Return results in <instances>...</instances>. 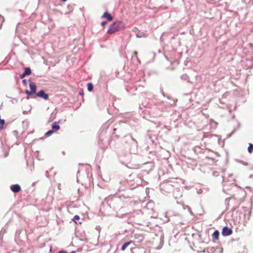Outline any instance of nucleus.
<instances>
[{
	"mask_svg": "<svg viewBox=\"0 0 253 253\" xmlns=\"http://www.w3.org/2000/svg\"><path fill=\"white\" fill-rule=\"evenodd\" d=\"M147 108H150V111L148 112L154 117H160L162 115V110L164 109L163 104L162 102H155L154 104L152 105L151 103L148 102Z\"/></svg>",
	"mask_w": 253,
	"mask_h": 253,
	"instance_id": "obj_1",
	"label": "nucleus"
},
{
	"mask_svg": "<svg viewBox=\"0 0 253 253\" xmlns=\"http://www.w3.org/2000/svg\"><path fill=\"white\" fill-rule=\"evenodd\" d=\"M111 201V196H109L105 198L102 203L100 208V212L103 216H108L110 215L111 211V206L110 202Z\"/></svg>",
	"mask_w": 253,
	"mask_h": 253,
	"instance_id": "obj_2",
	"label": "nucleus"
},
{
	"mask_svg": "<svg viewBox=\"0 0 253 253\" xmlns=\"http://www.w3.org/2000/svg\"><path fill=\"white\" fill-rule=\"evenodd\" d=\"M230 202L231 203H236V204L232 208L231 211L232 212V215H233L235 213H237L238 212L237 209L239 206V203L236 201V199L234 198H228L225 200V205H226V209H228L230 206Z\"/></svg>",
	"mask_w": 253,
	"mask_h": 253,
	"instance_id": "obj_3",
	"label": "nucleus"
},
{
	"mask_svg": "<svg viewBox=\"0 0 253 253\" xmlns=\"http://www.w3.org/2000/svg\"><path fill=\"white\" fill-rule=\"evenodd\" d=\"M124 28L123 23L120 21H116L112 23V34L122 30Z\"/></svg>",
	"mask_w": 253,
	"mask_h": 253,
	"instance_id": "obj_4",
	"label": "nucleus"
},
{
	"mask_svg": "<svg viewBox=\"0 0 253 253\" xmlns=\"http://www.w3.org/2000/svg\"><path fill=\"white\" fill-rule=\"evenodd\" d=\"M36 95L37 96L42 98L45 100H47L49 97L48 94L45 93V91L43 89H42L38 92H37Z\"/></svg>",
	"mask_w": 253,
	"mask_h": 253,
	"instance_id": "obj_5",
	"label": "nucleus"
},
{
	"mask_svg": "<svg viewBox=\"0 0 253 253\" xmlns=\"http://www.w3.org/2000/svg\"><path fill=\"white\" fill-rule=\"evenodd\" d=\"M232 233V230L228 227L225 226L222 228L221 234L223 236H227L230 235Z\"/></svg>",
	"mask_w": 253,
	"mask_h": 253,
	"instance_id": "obj_6",
	"label": "nucleus"
},
{
	"mask_svg": "<svg viewBox=\"0 0 253 253\" xmlns=\"http://www.w3.org/2000/svg\"><path fill=\"white\" fill-rule=\"evenodd\" d=\"M10 190L14 193H18L21 191V188L19 184H15L11 185Z\"/></svg>",
	"mask_w": 253,
	"mask_h": 253,
	"instance_id": "obj_7",
	"label": "nucleus"
},
{
	"mask_svg": "<svg viewBox=\"0 0 253 253\" xmlns=\"http://www.w3.org/2000/svg\"><path fill=\"white\" fill-rule=\"evenodd\" d=\"M215 248L213 247H209L206 248H203L202 253H214Z\"/></svg>",
	"mask_w": 253,
	"mask_h": 253,
	"instance_id": "obj_8",
	"label": "nucleus"
},
{
	"mask_svg": "<svg viewBox=\"0 0 253 253\" xmlns=\"http://www.w3.org/2000/svg\"><path fill=\"white\" fill-rule=\"evenodd\" d=\"M31 91L33 94H36L37 85L34 83L31 82L29 84Z\"/></svg>",
	"mask_w": 253,
	"mask_h": 253,
	"instance_id": "obj_9",
	"label": "nucleus"
},
{
	"mask_svg": "<svg viewBox=\"0 0 253 253\" xmlns=\"http://www.w3.org/2000/svg\"><path fill=\"white\" fill-rule=\"evenodd\" d=\"M59 122H55L53 123L51 125L52 129L54 131H56L60 129V126L58 124Z\"/></svg>",
	"mask_w": 253,
	"mask_h": 253,
	"instance_id": "obj_10",
	"label": "nucleus"
},
{
	"mask_svg": "<svg viewBox=\"0 0 253 253\" xmlns=\"http://www.w3.org/2000/svg\"><path fill=\"white\" fill-rule=\"evenodd\" d=\"M194 248H192V250L193 251H196L197 252L199 253H202L203 251V248H201V247H198V243H194Z\"/></svg>",
	"mask_w": 253,
	"mask_h": 253,
	"instance_id": "obj_11",
	"label": "nucleus"
},
{
	"mask_svg": "<svg viewBox=\"0 0 253 253\" xmlns=\"http://www.w3.org/2000/svg\"><path fill=\"white\" fill-rule=\"evenodd\" d=\"M110 125V123L109 121H108L105 124H104L101 127V130L102 131H106L107 129L108 128L109 126Z\"/></svg>",
	"mask_w": 253,
	"mask_h": 253,
	"instance_id": "obj_12",
	"label": "nucleus"
},
{
	"mask_svg": "<svg viewBox=\"0 0 253 253\" xmlns=\"http://www.w3.org/2000/svg\"><path fill=\"white\" fill-rule=\"evenodd\" d=\"M101 18H106L108 21H111V14L108 12H105L101 16Z\"/></svg>",
	"mask_w": 253,
	"mask_h": 253,
	"instance_id": "obj_13",
	"label": "nucleus"
},
{
	"mask_svg": "<svg viewBox=\"0 0 253 253\" xmlns=\"http://www.w3.org/2000/svg\"><path fill=\"white\" fill-rule=\"evenodd\" d=\"M131 243H132V241H129L126 242L121 247V250L124 251H125L126 248Z\"/></svg>",
	"mask_w": 253,
	"mask_h": 253,
	"instance_id": "obj_14",
	"label": "nucleus"
},
{
	"mask_svg": "<svg viewBox=\"0 0 253 253\" xmlns=\"http://www.w3.org/2000/svg\"><path fill=\"white\" fill-rule=\"evenodd\" d=\"M219 232L217 230H215L212 234V237L216 240H218L219 238Z\"/></svg>",
	"mask_w": 253,
	"mask_h": 253,
	"instance_id": "obj_15",
	"label": "nucleus"
},
{
	"mask_svg": "<svg viewBox=\"0 0 253 253\" xmlns=\"http://www.w3.org/2000/svg\"><path fill=\"white\" fill-rule=\"evenodd\" d=\"M251 211H248V212L247 213H245L244 214V218H245V220L246 221H248L250 220V217H251Z\"/></svg>",
	"mask_w": 253,
	"mask_h": 253,
	"instance_id": "obj_16",
	"label": "nucleus"
},
{
	"mask_svg": "<svg viewBox=\"0 0 253 253\" xmlns=\"http://www.w3.org/2000/svg\"><path fill=\"white\" fill-rule=\"evenodd\" d=\"M24 74L25 75H26V76H28V75H30L32 73V71H31V69L29 67H26L25 69H24Z\"/></svg>",
	"mask_w": 253,
	"mask_h": 253,
	"instance_id": "obj_17",
	"label": "nucleus"
},
{
	"mask_svg": "<svg viewBox=\"0 0 253 253\" xmlns=\"http://www.w3.org/2000/svg\"><path fill=\"white\" fill-rule=\"evenodd\" d=\"M125 138H128L129 139H130L134 143L136 144V145H137V141L133 138L131 134H128L125 136Z\"/></svg>",
	"mask_w": 253,
	"mask_h": 253,
	"instance_id": "obj_18",
	"label": "nucleus"
},
{
	"mask_svg": "<svg viewBox=\"0 0 253 253\" xmlns=\"http://www.w3.org/2000/svg\"><path fill=\"white\" fill-rule=\"evenodd\" d=\"M181 79L183 81H187L188 82H189V77L187 74H183L181 76Z\"/></svg>",
	"mask_w": 253,
	"mask_h": 253,
	"instance_id": "obj_19",
	"label": "nucleus"
},
{
	"mask_svg": "<svg viewBox=\"0 0 253 253\" xmlns=\"http://www.w3.org/2000/svg\"><path fill=\"white\" fill-rule=\"evenodd\" d=\"M93 89V85L91 83H88L87 84V90L89 91H92Z\"/></svg>",
	"mask_w": 253,
	"mask_h": 253,
	"instance_id": "obj_20",
	"label": "nucleus"
},
{
	"mask_svg": "<svg viewBox=\"0 0 253 253\" xmlns=\"http://www.w3.org/2000/svg\"><path fill=\"white\" fill-rule=\"evenodd\" d=\"M5 123L4 119H0V130H2L3 128V126Z\"/></svg>",
	"mask_w": 253,
	"mask_h": 253,
	"instance_id": "obj_21",
	"label": "nucleus"
},
{
	"mask_svg": "<svg viewBox=\"0 0 253 253\" xmlns=\"http://www.w3.org/2000/svg\"><path fill=\"white\" fill-rule=\"evenodd\" d=\"M249 153H251L253 152V145L251 143H249V146L248 148Z\"/></svg>",
	"mask_w": 253,
	"mask_h": 253,
	"instance_id": "obj_22",
	"label": "nucleus"
},
{
	"mask_svg": "<svg viewBox=\"0 0 253 253\" xmlns=\"http://www.w3.org/2000/svg\"><path fill=\"white\" fill-rule=\"evenodd\" d=\"M80 217L78 215H76L74 216V217L72 218V220L74 221L76 223H77V220H80Z\"/></svg>",
	"mask_w": 253,
	"mask_h": 253,
	"instance_id": "obj_23",
	"label": "nucleus"
},
{
	"mask_svg": "<svg viewBox=\"0 0 253 253\" xmlns=\"http://www.w3.org/2000/svg\"><path fill=\"white\" fill-rule=\"evenodd\" d=\"M54 131L52 129L50 130H49L45 133V136H49L50 135H51Z\"/></svg>",
	"mask_w": 253,
	"mask_h": 253,
	"instance_id": "obj_24",
	"label": "nucleus"
},
{
	"mask_svg": "<svg viewBox=\"0 0 253 253\" xmlns=\"http://www.w3.org/2000/svg\"><path fill=\"white\" fill-rule=\"evenodd\" d=\"M4 21V17L0 14V29H1L2 27V25L3 22Z\"/></svg>",
	"mask_w": 253,
	"mask_h": 253,
	"instance_id": "obj_25",
	"label": "nucleus"
},
{
	"mask_svg": "<svg viewBox=\"0 0 253 253\" xmlns=\"http://www.w3.org/2000/svg\"><path fill=\"white\" fill-rule=\"evenodd\" d=\"M145 36V35L144 33H140V34H137L136 35V37L138 38H142V37H144Z\"/></svg>",
	"mask_w": 253,
	"mask_h": 253,
	"instance_id": "obj_26",
	"label": "nucleus"
},
{
	"mask_svg": "<svg viewBox=\"0 0 253 253\" xmlns=\"http://www.w3.org/2000/svg\"><path fill=\"white\" fill-rule=\"evenodd\" d=\"M222 182L223 183V186H224L223 190L224 191L225 190L224 187L225 186V184H226L227 181H225V175H222Z\"/></svg>",
	"mask_w": 253,
	"mask_h": 253,
	"instance_id": "obj_27",
	"label": "nucleus"
},
{
	"mask_svg": "<svg viewBox=\"0 0 253 253\" xmlns=\"http://www.w3.org/2000/svg\"><path fill=\"white\" fill-rule=\"evenodd\" d=\"M25 93H26L29 96H30V95H32V94H33L32 93V92L31 91V90L29 91L28 90H25Z\"/></svg>",
	"mask_w": 253,
	"mask_h": 253,
	"instance_id": "obj_28",
	"label": "nucleus"
},
{
	"mask_svg": "<svg viewBox=\"0 0 253 253\" xmlns=\"http://www.w3.org/2000/svg\"><path fill=\"white\" fill-rule=\"evenodd\" d=\"M212 175L214 176H218L219 175V172L216 171H214L212 172Z\"/></svg>",
	"mask_w": 253,
	"mask_h": 253,
	"instance_id": "obj_29",
	"label": "nucleus"
},
{
	"mask_svg": "<svg viewBox=\"0 0 253 253\" xmlns=\"http://www.w3.org/2000/svg\"><path fill=\"white\" fill-rule=\"evenodd\" d=\"M22 84H23V85L24 86H27V81L26 79H23L22 80Z\"/></svg>",
	"mask_w": 253,
	"mask_h": 253,
	"instance_id": "obj_30",
	"label": "nucleus"
},
{
	"mask_svg": "<svg viewBox=\"0 0 253 253\" xmlns=\"http://www.w3.org/2000/svg\"><path fill=\"white\" fill-rule=\"evenodd\" d=\"M187 209H188L189 212L190 213V214L191 215H193V213L191 209H190V208L189 206H187Z\"/></svg>",
	"mask_w": 253,
	"mask_h": 253,
	"instance_id": "obj_31",
	"label": "nucleus"
},
{
	"mask_svg": "<svg viewBox=\"0 0 253 253\" xmlns=\"http://www.w3.org/2000/svg\"><path fill=\"white\" fill-rule=\"evenodd\" d=\"M26 76V75H25L24 74V73L23 72L20 76V78L21 79H23L24 78H25V77Z\"/></svg>",
	"mask_w": 253,
	"mask_h": 253,
	"instance_id": "obj_32",
	"label": "nucleus"
},
{
	"mask_svg": "<svg viewBox=\"0 0 253 253\" xmlns=\"http://www.w3.org/2000/svg\"><path fill=\"white\" fill-rule=\"evenodd\" d=\"M68 8L69 9L70 11H72L73 10V8L71 5H68Z\"/></svg>",
	"mask_w": 253,
	"mask_h": 253,
	"instance_id": "obj_33",
	"label": "nucleus"
},
{
	"mask_svg": "<svg viewBox=\"0 0 253 253\" xmlns=\"http://www.w3.org/2000/svg\"><path fill=\"white\" fill-rule=\"evenodd\" d=\"M107 23V21H102V22H101V25L102 26H104L105 25H106V23Z\"/></svg>",
	"mask_w": 253,
	"mask_h": 253,
	"instance_id": "obj_34",
	"label": "nucleus"
},
{
	"mask_svg": "<svg viewBox=\"0 0 253 253\" xmlns=\"http://www.w3.org/2000/svg\"><path fill=\"white\" fill-rule=\"evenodd\" d=\"M107 32L108 34H111V25H109V27H108V29L107 30Z\"/></svg>",
	"mask_w": 253,
	"mask_h": 253,
	"instance_id": "obj_35",
	"label": "nucleus"
},
{
	"mask_svg": "<svg viewBox=\"0 0 253 253\" xmlns=\"http://www.w3.org/2000/svg\"><path fill=\"white\" fill-rule=\"evenodd\" d=\"M80 176V171H78L77 175V182H79V177Z\"/></svg>",
	"mask_w": 253,
	"mask_h": 253,
	"instance_id": "obj_36",
	"label": "nucleus"
},
{
	"mask_svg": "<svg viewBox=\"0 0 253 253\" xmlns=\"http://www.w3.org/2000/svg\"><path fill=\"white\" fill-rule=\"evenodd\" d=\"M236 130V129H234V130L232 132V133H231L229 134L228 135V137H230V136H231V135H232V134H233L235 132Z\"/></svg>",
	"mask_w": 253,
	"mask_h": 253,
	"instance_id": "obj_37",
	"label": "nucleus"
},
{
	"mask_svg": "<svg viewBox=\"0 0 253 253\" xmlns=\"http://www.w3.org/2000/svg\"><path fill=\"white\" fill-rule=\"evenodd\" d=\"M58 253H68L66 251L64 250L60 251Z\"/></svg>",
	"mask_w": 253,
	"mask_h": 253,
	"instance_id": "obj_38",
	"label": "nucleus"
},
{
	"mask_svg": "<svg viewBox=\"0 0 253 253\" xmlns=\"http://www.w3.org/2000/svg\"><path fill=\"white\" fill-rule=\"evenodd\" d=\"M45 175L47 177H49V171L48 170H46L45 172Z\"/></svg>",
	"mask_w": 253,
	"mask_h": 253,
	"instance_id": "obj_39",
	"label": "nucleus"
},
{
	"mask_svg": "<svg viewBox=\"0 0 253 253\" xmlns=\"http://www.w3.org/2000/svg\"><path fill=\"white\" fill-rule=\"evenodd\" d=\"M232 176H233V174H232V173L228 174V177L229 178H232Z\"/></svg>",
	"mask_w": 253,
	"mask_h": 253,
	"instance_id": "obj_40",
	"label": "nucleus"
},
{
	"mask_svg": "<svg viewBox=\"0 0 253 253\" xmlns=\"http://www.w3.org/2000/svg\"><path fill=\"white\" fill-rule=\"evenodd\" d=\"M137 54H138V52H137V51H134V54L136 56H137ZM136 58H137V57H136Z\"/></svg>",
	"mask_w": 253,
	"mask_h": 253,
	"instance_id": "obj_41",
	"label": "nucleus"
},
{
	"mask_svg": "<svg viewBox=\"0 0 253 253\" xmlns=\"http://www.w3.org/2000/svg\"><path fill=\"white\" fill-rule=\"evenodd\" d=\"M243 209L244 211H246L248 210V208L247 207H243Z\"/></svg>",
	"mask_w": 253,
	"mask_h": 253,
	"instance_id": "obj_42",
	"label": "nucleus"
},
{
	"mask_svg": "<svg viewBox=\"0 0 253 253\" xmlns=\"http://www.w3.org/2000/svg\"><path fill=\"white\" fill-rule=\"evenodd\" d=\"M117 130V128H114V129H113V134H115L116 133V131Z\"/></svg>",
	"mask_w": 253,
	"mask_h": 253,
	"instance_id": "obj_43",
	"label": "nucleus"
},
{
	"mask_svg": "<svg viewBox=\"0 0 253 253\" xmlns=\"http://www.w3.org/2000/svg\"><path fill=\"white\" fill-rule=\"evenodd\" d=\"M78 193H79V196H82V194H81V193H80V189H78Z\"/></svg>",
	"mask_w": 253,
	"mask_h": 253,
	"instance_id": "obj_44",
	"label": "nucleus"
},
{
	"mask_svg": "<svg viewBox=\"0 0 253 253\" xmlns=\"http://www.w3.org/2000/svg\"><path fill=\"white\" fill-rule=\"evenodd\" d=\"M202 192V190L201 189H200L198 191V194H200Z\"/></svg>",
	"mask_w": 253,
	"mask_h": 253,
	"instance_id": "obj_45",
	"label": "nucleus"
},
{
	"mask_svg": "<svg viewBox=\"0 0 253 253\" xmlns=\"http://www.w3.org/2000/svg\"><path fill=\"white\" fill-rule=\"evenodd\" d=\"M79 94H80V95H83L84 94V93H83V92H81V91H80V92H79Z\"/></svg>",
	"mask_w": 253,
	"mask_h": 253,
	"instance_id": "obj_46",
	"label": "nucleus"
},
{
	"mask_svg": "<svg viewBox=\"0 0 253 253\" xmlns=\"http://www.w3.org/2000/svg\"><path fill=\"white\" fill-rule=\"evenodd\" d=\"M30 98V96L28 95L26 97V99H29Z\"/></svg>",
	"mask_w": 253,
	"mask_h": 253,
	"instance_id": "obj_47",
	"label": "nucleus"
},
{
	"mask_svg": "<svg viewBox=\"0 0 253 253\" xmlns=\"http://www.w3.org/2000/svg\"><path fill=\"white\" fill-rule=\"evenodd\" d=\"M107 112H108V114H110V109L109 108L107 109Z\"/></svg>",
	"mask_w": 253,
	"mask_h": 253,
	"instance_id": "obj_48",
	"label": "nucleus"
},
{
	"mask_svg": "<svg viewBox=\"0 0 253 253\" xmlns=\"http://www.w3.org/2000/svg\"><path fill=\"white\" fill-rule=\"evenodd\" d=\"M242 164L244 165H247V163L246 162H243Z\"/></svg>",
	"mask_w": 253,
	"mask_h": 253,
	"instance_id": "obj_49",
	"label": "nucleus"
},
{
	"mask_svg": "<svg viewBox=\"0 0 253 253\" xmlns=\"http://www.w3.org/2000/svg\"><path fill=\"white\" fill-rule=\"evenodd\" d=\"M121 162H122V164H124V165H126V164L125 162H122L121 160Z\"/></svg>",
	"mask_w": 253,
	"mask_h": 253,
	"instance_id": "obj_50",
	"label": "nucleus"
},
{
	"mask_svg": "<svg viewBox=\"0 0 253 253\" xmlns=\"http://www.w3.org/2000/svg\"><path fill=\"white\" fill-rule=\"evenodd\" d=\"M115 97H113V98H112V99H113V101H115L116 100V99H115Z\"/></svg>",
	"mask_w": 253,
	"mask_h": 253,
	"instance_id": "obj_51",
	"label": "nucleus"
},
{
	"mask_svg": "<svg viewBox=\"0 0 253 253\" xmlns=\"http://www.w3.org/2000/svg\"><path fill=\"white\" fill-rule=\"evenodd\" d=\"M14 100H14V102H15L16 103H17V102H18L17 99H14Z\"/></svg>",
	"mask_w": 253,
	"mask_h": 253,
	"instance_id": "obj_52",
	"label": "nucleus"
},
{
	"mask_svg": "<svg viewBox=\"0 0 253 253\" xmlns=\"http://www.w3.org/2000/svg\"><path fill=\"white\" fill-rule=\"evenodd\" d=\"M14 100H14V102H15L16 103H17V102H18L17 99H14Z\"/></svg>",
	"mask_w": 253,
	"mask_h": 253,
	"instance_id": "obj_53",
	"label": "nucleus"
},
{
	"mask_svg": "<svg viewBox=\"0 0 253 253\" xmlns=\"http://www.w3.org/2000/svg\"><path fill=\"white\" fill-rule=\"evenodd\" d=\"M230 181L231 182H234V179H232V180H231Z\"/></svg>",
	"mask_w": 253,
	"mask_h": 253,
	"instance_id": "obj_54",
	"label": "nucleus"
},
{
	"mask_svg": "<svg viewBox=\"0 0 253 253\" xmlns=\"http://www.w3.org/2000/svg\"><path fill=\"white\" fill-rule=\"evenodd\" d=\"M114 137H116V138L117 139L118 138V135H116Z\"/></svg>",
	"mask_w": 253,
	"mask_h": 253,
	"instance_id": "obj_55",
	"label": "nucleus"
},
{
	"mask_svg": "<svg viewBox=\"0 0 253 253\" xmlns=\"http://www.w3.org/2000/svg\"><path fill=\"white\" fill-rule=\"evenodd\" d=\"M61 1H63V2H65L67 0H61Z\"/></svg>",
	"mask_w": 253,
	"mask_h": 253,
	"instance_id": "obj_56",
	"label": "nucleus"
},
{
	"mask_svg": "<svg viewBox=\"0 0 253 253\" xmlns=\"http://www.w3.org/2000/svg\"><path fill=\"white\" fill-rule=\"evenodd\" d=\"M113 105L114 106V107H115V109H116V106L114 105V103H113Z\"/></svg>",
	"mask_w": 253,
	"mask_h": 253,
	"instance_id": "obj_57",
	"label": "nucleus"
},
{
	"mask_svg": "<svg viewBox=\"0 0 253 253\" xmlns=\"http://www.w3.org/2000/svg\"><path fill=\"white\" fill-rule=\"evenodd\" d=\"M199 243L200 244H203V243H204V242H199Z\"/></svg>",
	"mask_w": 253,
	"mask_h": 253,
	"instance_id": "obj_58",
	"label": "nucleus"
},
{
	"mask_svg": "<svg viewBox=\"0 0 253 253\" xmlns=\"http://www.w3.org/2000/svg\"><path fill=\"white\" fill-rule=\"evenodd\" d=\"M114 253H117V251H116Z\"/></svg>",
	"mask_w": 253,
	"mask_h": 253,
	"instance_id": "obj_59",
	"label": "nucleus"
},
{
	"mask_svg": "<svg viewBox=\"0 0 253 253\" xmlns=\"http://www.w3.org/2000/svg\"><path fill=\"white\" fill-rule=\"evenodd\" d=\"M87 176L88 178L89 177L88 173L87 174Z\"/></svg>",
	"mask_w": 253,
	"mask_h": 253,
	"instance_id": "obj_60",
	"label": "nucleus"
},
{
	"mask_svg": "<svg viewBox=\"0 0 253 253\" xmlns=\"http://www.w3.org/2000/svg\"><path fill=\"white\" fill-rule=\"evenodd\" d=\"M126 90H127V92H128V90L127 88H126Z\"/></svg>",
	"mask_w": 253,
	"mask_h": 253,
	"instance_id": "obj_61",
	"label": "nucleus"
},
{
	"mask_svg": "<svg viewBox=\"0 0 253 253\" xmlns=\"http://www.w3.org/2000/svg\"><path fill=\"white\" fill-rule=\"evenodd\" d=\"M25 112H26V111H24V112H23V114H25Z\"/></svg>",
	"mask_w": 253,
	"mask_h": 253,
	"instance_id": "obj_62",
	"label": "nucleus"
},
{
	"mask_svg": "<svg viewBox=\"0 0 253 253\" xmlns=\"http://www.w3.org/2000/svg\"><path fill=\"white\" fill-rule=\"evenodd\" d=\"M35 185V182H34V183H33V185Z\"/></svg>",
	"mask_w": 253,
	"mask_h": 253,
	"instance_id": "obj_63",
	"label": "nucleus"
}]
</instances>
